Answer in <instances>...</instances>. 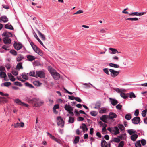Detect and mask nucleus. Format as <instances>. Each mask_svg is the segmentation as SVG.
Listing matches in <instances>:
<instances>
[{
	"mask_svg": "<svg viewBox=\"0 0 147 147\" xmlns=\"http://www.w3.org/2000/svg\"><path fill=\"white\" fill-rule=\"evenodd\" d=\"M9 46L7 45H3L2 47L3 49H4L5 50H7L9 49Z\"/></svg>",
	"mask_w": 147,
	"mask_h": 147,
	"instance_id": "nucleus-33",
	"label": "nucleus"
},
{
	"mask_svg": "<svg viewBox=\"0 0 147 147\" xmlns=\"http://www.w3.org/2000/svg\"><path fill=\"white\" fill-rule=\"evenodd\" d=\"M65 109V110L68 111H72L73 110V108L70 105L66 104L64 107Z\"/></svg>",
	"mask_w": 147,
	"mask_h": 147,
	"instance_id": "nucleus-11",
	"label": "nucleus"
},
{
	"mask_svg": "<svg viewBox=\"0 0 147 147\" xmlns=\"http://www.w3.org/2000/svg\"><path fill=\"white\" fill-rule=\"evenodd\" d=\"M139 113V111L138 109H136L135 111V113H134V115L136 116H138V115Z\"/></svg>",
	"mask_w": 147,
	"mask_h": 147,
	"instance_id": "nucleus-64",
	"label": "nucleus"
},
{
	"mask_svg": "<svg viewBox=\"0 0 147 147\" xmlns=\"http://www.w3.org/2000/svg\"><path fill=\"white\" fill-rule=\"evenodd\" d=\"M104 72L107 74L109 75V69L107 68H105L103 69Z\"/></svg>",
	"mask_w": 147,
	"mask_h": 147,
	"instance_id": "nucleus-50",
	"label": "nucleus"
},
{
	"mask_svg": "<svg viewBox=\"0 0 147 147\" xmlns=\"http://www.w3.org/2000/svg\"><path fill=\"white\" fill-rule=\"evenodd\" d=\"M118 127L121 130H123L125 129L124 126L122 124H119Z\"/></svg>",
	"mask_w": 147,
	"mask_h": 147,
	"instance_id": "nucleus-49",
	"label": "nucleus"
},
{
	"mask_svg": "<svg viewBox=\"0 0 147 147\" xmlns=\"http://www.w3.org/2000/svg\"><path fill=\"white\" fill-rule=\"evenodd\" d=\"M83 84L86 86V88H89L90 87V85L93 86V85L90 83H89L88 84L84 83Z\"/></svg>",
	"mask_w": 147,
	"mask_h": 147,
	"instance_id": "nucleus-58",
	"label": "nucleus"
},
{
	"mask_svg": "<svg viewBox=\"0 0 147 147\" xmlns=\"http://www.w3.org/2000/svg\"><path fill=\"white\" fill-rule=\"evenodd\" d=\"M80 128L82 129L83 130V132H86L88 129L86 125L84 123H83L82 124V126H80Z\"/></svg>",
	"mask_w": 147,
	"mask_h": 147,
	"instance_id": "nucleus-15",
	"label": "nucleus"
},
{
	"mask_svg": "<svg viewBox=\"0 0 147 147\" xmlns=\"http://www.w3.org/2000/svg\"><path fill=\"white\" fill-rule=\"evenodd\" d=\"M0 76L2 78H5L7 76V75L4 72L1 71L0 72Z\"/></svg>",
	"mask_w": 147,
	"mask_h": 147,
	"instance_id": "nucleus-29",
	"label": "nucleus"
},
{
	"mask_svg": "<svg viewBox=\"0 0 147 147\" xmlns=\"http://www.w3.org/2000/svg\"><path fill=\"white\" fill-rule=\"evenodd\" d=\"M109 99L111 101V104L115 106L118 103V102L115 99L111 98H109Z\"/></svg>",
	"mask_w": 147,
	"mask_h": 147,
	"instance_id": "nucleus-17",
	"label": "nucleus"
},
{
	"mask_svg": "<svg viewBox=\"0 0 147 147\" xmlns=\"http://www.w3.org/2000/svg\"><path fill=\"white\" fill-rule=\"evenodd\" d=\"M33 84H34L36 86H40L41 84H42V83H40L39 81H34L33 82Z\"/></svg>",
	"mask_w": 147,
	"mask_h": 147,
	"instance_id": "nucleus-28",
	"label": "nucleus"
},
{
	"mask_svg": "<svg viewBox=\"0 0 147 147\" xmlns=\"http://www.w3.org/2000/svg\"><path fill=\"white\" fill-rule=\"evenodd\" d=\"M29 74V75L30 76H33V77H35V73L33 71H31L30 72Z\"/></svg>",
	"mask_w": 147,
	"mask_h": 147,
	"instance_id": "nucleus-51",
	"label": "nucleus"
},
{
	"mask_svg": "<svg viewBox=\"0 0 147 147\" xmlns=\"http://www.w3.org/2000/svg\"><path fill=\"white\" fill-rule=\"evenodd\" d=\"M109 71L110 72L111 76L113 78H115L118 76L119 74V71L115 70L113 69H109Z\"/></svg>",
	"mask_w": 147,
	"mask_h": 147,
	"instance_id": "nucleus-3",
	"label": "nucleus"
},
{
	"mask_svg": "<svg viewBox=\"0 0 147 147\" xmlns=\"http://www.w3.org/2000/svg\"><path fill=\"white\" fill-rule=\"evenodd\" d=\"M83 12V11L81 10H79L77 11L74 14L76 15L78 14H81Z\"/></svg>",
	"mask_w": 147,
	"mask_h": 147,
	"instance_id": "nucleus-55",
	"label": "nucleus"
},
{
	"mask_svg": "<svg viewBox=\"0 0 147 147\" xmlns=\"http://www.w3.org/2000/svg\"><path fill=\"white\" fill-rule=\"evenodd\" d=\"M125 118L127 120H130L131 118V116L130 114H127L126 115Z\"/></svg>",
	"mask_w": 147,
	"mask_h": 147,
	"instance_id": "nucleus-35",
	"label": "nucleus"
},
{
	"mask_svg": "<svg viewBox=\"0 0 147 147\" xmlns=\"http://www.w3.org/2000/svg\"><path fill=\"white\" fill-rule=\"evenodd\" d=\"M5 27L6 29H8L11 30L13 29V28L11 25L9 26L8 24H6L5 25Z\"/></svg>",
	"mask_w": 147,
	"mask_h": 147,
	"instance_id": "nucleus-31",
	"label": "nucleus"
},
{
	"mask_svg": "<svg viewBox=\"0 0 147 147\" xmlns=\"http://www.w3.org/2000/svg\"><path fill=\"white\" fill-rule=\"evenodd\" d=\"M120 139L117 137V138H114L113 139V140L112 141H113L114 142H115L118 143L120 142Z\"/></svg>",
	"mask_w": 147,
	"mask_h": 147,
	"instance_id": "nucleus-44",
	"label": "nucleus"
},
{
	"mask_svg": "<svg viewBox=\"0 0 147 147\" xmlns=\"http://www.w3.org/2000/svg\"><path fill=\"white\" fill-rule=\"evenodd\" d=\"M147 111V109L143 110L142 113V116L143 117H144L146 116V112Z\"/></svg>",
	"mask_w": 147,
	"mask_h": 147,
	"instance_id": "nucleus-48",
	"label": "nucleus"
},
{
	"mask_svg": "<svg viewBox=\"0 0 147 147\" xmlns=\"http://www.w3.org/2000/svg\"><path fill=\"white\" fill-rule=\"evenodd\" d=\"M127 132L130 135H132L133 134H135L136 133V132L135 130L132 129H129L127 130Z\"/></svg>",
	"mask_w": 147,
	"mask_h": 147,
	"instance_id": "nucleus-26",
	"label": "nucleus"
},
{
	"mask_svg": "<svg viewBox=\"0 0 147 147\" xmlns=\"http://www.w3.org/2000/svg\"><path fill=\"white\" fill-rule=\"evenodd\" d=\"M24 123L22 122H21L20 123H18L14 124V126L15 128H18L23 127L24 126Z\"/></svg>",
	"mask_w": 147,
	"mask_h": 147,
	"instance_id": "nucleus-13",
	"label": "nucleus"
},
{
	"mask_svg": "<svg viewBox=\"0 0 147 147\" xmlns=\"http://www.w3.org/2000/svg\"><path fill=\"white\" fill-rule=\"evenodd\" d=\"M140 121V118L139 117H136L132 119V123L135 124H138Z\"/></svg>",
	"mask_w": 147,
	"mask_h": 147,
	"instance_id": "nucleus-5",
	"label": "nucleus"
},
{
	"mask_svg": "<svg viewBox=\"0 0 147 147\" xmlns=\"http://www.w3.org/2000/svg\"><path fill=\"white\" fill-rule=\"evenodd\" d=\"M3 42L5 44H9L11 43V40L9 38L4 37L3 39Z\"/></svg>",
	"mask_w": 147,
	"mask_h": 147,
	"instance_id": "nucleus-14",
	"label": "nucleus"
},
{
	"mask_svg": "<svg viewBox=\"0 0 147 147\" xmlns=\"http://www.w3.org/2000/svg\"><path fill=\"white\" fill-rule=\"evenodd\" d=\"M13 46L17 50H20L22 48V45L20 43H15L13 45Z\"/></svg>",
	"mask_w": 147,
	"mask_h": 147,
	"instance_id": "nucleus-8",
	"label": "nucleus"
},
{
	"mask_svg": "<svg viewBox=\"0 0 147 147\" xmlns=\"http://www.w3.org/2000/svg\"><path fill=\"white\" fill-rule=\"evenodd\" d=\"M115 90L118 93H122V92L123 91L122 90L119 89L118 88H116L115 89Z\"/></svg>",
	"mask_w": 147,
	"mask_h": 147,
	"instance_id": "nucleus-63",
	"label": "nucleus"
},
{
	"mask_svg": "<svg viewBox=\"0 0 147 147\" xmlns=\"http://www.w3.org/2000/svg\"><path fill=\"white\" fill-rule=\"evenodd\" d=\"M117 117V115L115 113L113 112H110L108 116V117L109 119L116 118Z\"/></svg>",
	"mask_w": 147,
	"mask_h": 147,
	"instance_id": "nucleus-10",
	"label": "nucleus"
},
{
	"mask_svg": "<svg viewBox=\"0 0 147 147\" xmlns=\"http://www.w3.org/2000/svg\"><path fill=\"white\" fill-rule=\"evenodd\" d=\"M25 85L27 86L30 87L31 88H33L34 86L32 84L29 83H28L26 82L25 83Z\"/></svg>",
	"mask_w": 147,
	"mask_h": 147,
	"instance_id": "nucleus-46",
	"label": "nucleus"
},
{
	"mask_svg": "<svg viewBox=\"0 0 147 147\" xmlns=\"http://www.w3.org/2000/svg\"><path fill=\"white\" fill-rule=\"evenodd\" d=\"M129 97L130 98H135L136 97V96L133 93H131L130 94Z\"/></svg>",
	"mask_w": 147,
	"mask_h": 147,
	"instance_id": "nucleus-61",
	"label": "nucleus"
},
{
	"mask_svg": "<svg viewBox=\"0 0 147 147\" xmlns=\"http://www.w3.org/2000/svg\"><path fill=\"white\" fill-rule=\"evenodd\" d=\"M80 138L78 136H76L74 140V143L76 144L78 143L79 141Z\"/></svg>",
	"mask_w": 147,
	"mask_h": 147,
	"instance_id": "nucleus-34",
	"label": "nucleus"
},
{
	"mask_svg": "<svg viewBox=\"0 0 147 147\" xmlns=\"http://www.w3.org/2000/svg\"><path fill=\"white\" fill-rule=\"evenodd\" d=\"M38 34L40 37L41 38L42 40L43 41H45L46 40V38L45 35L42 34L40 32L39 30L37 31Z\"/></svg>",
	"mask_w": 147,
	"mask_h": 147,
	"instance_id": "nucleus-18",
	"label": "nucleus"
},
{
	"mask_svg": "<svg viewBox=\"0 0 147 147\" xmlns=\"http://www.w3.org/2000/svg\"><path fill=\"white\" fill-rule=\"evenodd\" d=\"M30 45L34 51L37 53L38 54L40 55L41 56H42L43 55V53L42 51L36 45H34L33 42H31Z\"/></svg>",
	"mask_w": 147,
	"mask_h": 147,
	"instance_id": "nucleus-2",
	"label": "nucleus"
},
{
	"mask_svg": "<svg viewBox=\"0 0 147 147\" xmlns=\"http://www.w3.org/2000/svg\"><path fill=\"white\" fill-rule=\"evenodd\" d=\"M36 76L40 78L45 77V74L44 72L41 71H38L36 72Z\"/></svg>",
	"mask_w": 147,
	"mask_h": 147,
	"instance_id": "nucleus-6",
	"label": "nucleus"
},
{
	"mask_svg": "<svg viewBox=\"0 0 147 147\" xmlns=\"http://www.w3.org/2000/svg\"><path fill=\"white\" fill-rule=\"evenodd\" d=\"M115 132L114 133V134L115 135H116L118 134L119 133V129L117 127H115Z\"/></svg>",
	"mask_w": 147,
	"mask_h": 147,
	"instance_id": "nucleus-38",
	"label": "nucleus"
},
{
	"mask_svg": "<svg viewBox=\"0 0 147 147\" xmlns=\"http://www.w3.org/2000/svg\"><path fill=\"white\" fill-rule=\"evenodd\" d=\"M124 145V142L123 141H121L119 143L118 147H123Z\"/></svg>",
	"mask_w": 147,
	"mask_h": 147,
	"instance_id": "nucleus-59",
	"label": "nucleus"
},
{
	"mask_svg": "<svg viewBox=\"0 0 147 147\" xmlns=\"http://www.w3.org/2000/svg\"><path fill=\"white\" fill-rule=\"evenodd\" d=\"M106 109L105 108H101L99 111V113H106Z\"/></svg>",
	"mask_w": 147,
	"mask_h": 147,
	"instance_id": "nucleus-39",
	"label": "nucleus"
},
{
	"mask_svg": "<svg viewBox=\"0 0 147 147\" xmlns=\"http://www.w3.org/2000/svg\"><path fill=\"white\" fill-rule=\"evenodd\" d=\"M75 100L79 102H81L82 101L81 99L78 97H75Z\"/></svg>",
	"mask_w": 147,
	"mask_h": 147,
	"instance_id": "nucleus-62",
	"label": "nucleus"
},
{
	"mask_svg": "<svg viewBox=\"0 0 147 147\" xmlns=\"http://www.w3.org/2000/svg\"><path fill=\"white\" fill-rule=\"evenodd\" d=\"M138 136L136 134H134L132 135L131 136V138L132 140L134 141L136 140V139L138 137Z\"/></svg>",
	"mask_w": 147,
	"mask_h": 147,
	"instance_id": "nucleus-22",
	"label": "nucleus"
},
{
	"mask_svg": "<svg viewBox=\"0 0 147 147\" xmlns=\"http://www.w3.org/2000/svg\"><path fill=\"white\" fill-rule=\"evenodd\" d=\"M53 78L55 80H58L60 77V75L56 71L52 75Z\"/></svg>",
	"mask_w": 147,
	"mask_h": 147,
	"instance_id": "nucleus-12",
	"label": "nucleus"
},
{
	"mask_svg": "<svg viewBox=\"0 0 147 147\" xmlns=\"http://www.w3.org/2000/svg\"><path fill=\"white\" fill-rule=\"evenodd\" d=\"M109 65L110 67L116 68H118L119 67V66L118 65L112 63H109Z\"/></svg>",
	"mask_w": 147,
	"mask_h": 147,
	"instance_id": "nucleus-24",
	"label": "nucleus"
},
{
	"mask_svg": "<svg viewBox=\"0 0 147 147\" xmlns=\"http://www.w3.org/2000/svg\"><path fill=\"white\" fill-rule=\"evenodd\" d=\"M100 119L102 121L105 123H107V119H109L108 117V116L106 115H103L102 117H100Z\"/></svg>",
	"mask_w": 147,
	"mask_h": 147,
	"instance_id": "nucleus-7",
	"label": "nucleus"
},
{
	"mask_svg": "<svg viewBox=\"0 0 147 147\" xmlns=\"http://www.w3.org/2000/svg\"><path fill=\"white\" fill-rule=\"evenodd\" d=\"M141 143L142 145L144 146L146 144V141L145 140L143 139L141 140Z\"/></svg>",
	"mask_w": 147,
	"mask_h": 147,
	"instance_id": "nucleus-57",
	"label": "nucleus"
},
{
	"mask_svg": "<svg viewBox=\"0 0 147 147\" xmlns=\"http://www.w3.org/2000/svg\"><path fill=\"white\" fill-rule=\"evenodd\" d=\"M14 84L18 86H22V84L21 83L19 82H14Z\"/></svg>",
	"mask_w": 147,
	"mask_h": 147,
	"instance_id": "nucleus-54",
	"label": "nucleus"
},
{
	"mask_svg": "<svg viewBox=\"0 0 147 147\" xmlns=\"http://www.w3.org/2000/svg\"><path fill=\"white\" fill-rule=\"evenodd\" d=\"M3 84L4 86L8 87L11 84V83L10 82H6L4 83Z\"/></svg>",
	"mask_w": 147,
	"mask_h": 147,
	"instance_id": "nucleus-53",
	"label": "nucleus"
},
{
	"mask_svg": "<svg viewBox=\"0 0 147 147\" xmlns=\"http://www.w3.org/2000/svg\"><path fill=\"white\" fill-rule=\"evenodd\" d=\"M27 57L30 61H32L35 59V58L34 56L30 55H27Z\"/></svg>",
	"mask_w": 147,
	"mask_h": 147,
	"instance_id": "nucleus-20",
	"label": "nucleus"
},
{
	"mask_svg": "<svg viewBox=\"0 0 147 147\" xmlns=\"http://www.w3.org/2000/svg\"><path fill=\"white\" fill-rule=\"evenodd\" d=\"M122 107V105H120V104H119L117 105L116 107L117 109L120 110L121 109Z\"/></svg>",
	"mask_w": 147,
	"mask_h": 147,
	"instance_id": "nucleus-60",
	"label": "nucleus"
},
{
	"mask_svg": "<svg viewBox=\"0 0 147 147\" xmlns=\"http://www.w3.org/2000/svg\"><path fill=\"white\" fill-rule=\"evenodd\" d=\"M2 36H5V37L9 38V37L12 36V34L11 33L8 32H6L3 33Z\"/></svg>",
	"mask_w": 147,
	"mask_h": 147,
	"instance_id": "nucleus-9",
	"label": "nucleus"
},
{
	"mask_svg": "<svg viewBox=\"0 0 147 147\" xmlns=\"http://www.w3.org/2000/svg\"><path fill=\"white\" fill-rule=\"evenodd\" d=\"M135 146L136 147H141V145L140 140L137 141L136 142Z\"/></svg>",
	"mask_w": 147,
	"mask_h": 147,
	"instance_id": "nucleus-40",
	"label": "nucleus"
},
{
	"mask_svg": "<svg viewBox=\"0 0 147 147\" xmlns=\"http://www.w3.org/2000/svg\"><path fill=\"white\" fill-rule=\"evenodd\" d=\"M28 100L32 103L34 104L35 106L37 107L41 106L44 103L43 101L37 98H34L32 100Z\"/></svg>",
	"mask_w": 147,
	"mask_h": 147,
	"instance_id": "nucleus-1",
	"label": "nucleus"
},
{
	"mask_svg": "<svg viewBox=\"0 0 147 147\" xmlns=\"http://www.w3.org/2000/svg\"><path fill=\"white\" fill-rule=\"evenodd\" d=\"M14 102L17 104L19 105H22L23 102H22L19 99H16L15 100Z\"/></svg>",
	"mask_w": 147,
	"mask_h": 147,
	"instance_id": "nucleus-27",
	"label": "nucleus"
},
{
	"mask_svg": "<svg viewBox=\"0 0 147 147\" xmlns=\"http://www.w3.org/2000/svg\"><path fill=\"white\" fill-rule=\"evenodd\" d=\"M120 96H121L124 98V99H126L128 97V96L125 93H120Z\"/></svg>",
	"mask_w": 147,
	"mask_h": 147,
	"instance_id": "nucleus-32",
	"label": "nucleus"
},
{
	"mask_svg": "<svg viewBox=\"0 0 147 147\" xmlns=\"http://www.w3.org/2000/svg\"><path fill=\"white\" fill-rule=\"evenodd\" d=\"M58 121L57 122V124L58 126H60L61 127H63L64 126V122L63 119L60 116L57 117Z\"/></svg>",
	"mask_w": 147,
	"mask_h": 147,
	"instance_id": "nucleus-4",
	"label": "nucleus"
},
{
	"mask_svg": "<svg viewBox=\"0 0 147 147\" xmlns=\"http://www.w3.org/2000/svg\"><path fill=\"white\" fill-rule=\"evenodd\" d=\"M24 57L22 55H20L16 59L17 61L19 62L22 60Z\"/></svg>",
	"mask_w": 147,
	"mask_h": 147,
	"instance_id": "nucleus-30",
	"label": "nucleus"
},
{
	"mask_svg": "<svg viewBox=\"0 0 147 147\" xmlns=\"http://www.w3.org/2000/svg\"><path fill=\"white\" fill-rule=\"evenodd\" d=\"M108 144L107 142L104 140H102L101 143V147H107Z\"/></svg>",
	"mask_w": 147,
	"mask_h": 147,
	"instance_id": "nucleus-19",
	"label": "nucleus"
},
{
	"mask_svg": "<svg viewBox=\"0 0 147 147\" xmlns=\"http://www.w3.org/2000/svg\"><path fill=\"white\" fill-rule=\"evenodd\" d=\"M21 76L22 78L25 80H27L28 79L27 74L25 73H22L21 75Z\"/></svg>",
	"mask_w": 147,
	"mask_h": 147,
	"instance_id": "nucleus-36",
	"label": "nucleus"
},
{
	"mask_svg": "<svg viewBox=\"0 0 147 147\" xmlns=\"http://www.w3.org/2000/svg\"><path fill=\"white\" fill-rule=\"evenodd\" d=\"M126 20H131V21H137L138 20V19L137 18H127L126 19Z\"/></svg>",
	"mask_w": 147,
	"mask_h": 147,
	"instance_id": "nucleus-37",
	"label": "nucleus"
},
{
	"mask_svg": "<svg viewBox=\"0 0 147 147\" xmlns=\"http://www.w3.org/2000/svg\"><path fill=\"white\" fill-rule=\"evenodd\" d=\"M109 49L110 50H111L112 51L111 53L112 54H115L116 53H121V52H119L115 48H110Z\"/></svg>",
	"mask_w": 147,
	"mask_h": 147,
	"instance_id": "nucleus-16",
	"label": "nucleus"
},
{
	"mask_svg": "<svg viewBox=\"0 0 147 147\" xmlns=\"http://www.w3.org/2000/svg\"><path fill=\"white\" fill-rule=\"evenodd\" d=\"M23 68L22 63H18L16 67V69L18 70H20V69H22Z\"/></svg>",
	"mask_w": 147,
	"mask_h": 147,
	"instance_id": "nucleus-23",
	"label": "nucleus"
},
{
	"mask_svg": "<svg viewBox=\"0 0 147 147\" xmlns=\"http://www.w3.org/2000/svg\"><path fill=\"white\" fill-rule=\"evenodd\" d=\"M48 69L51 75H52L56 72L55 70L51 67H49Z\"/></svg>",
	"mask_w": 147,
	"mask_h": 147,
	"instance_id": "nucleus-25",
	"label": "nucleus"
},
{
	"mask_svg": "<svg viewBox=\"0 0 147 147\" xmlns=\"http://www.w3.org/2000/svg\"><path fill=\"white\" fill-rule=\"evenodd\" d=\"M10 52L14 55H17V53L16 51L15 50H11L10 51Z\"/></svg>",
	"mask_w": 147,
	"mask_h": 147,
	"instance_id": "nucleus-47",
	"label": "nucleus"
},
{
	"mask_svg": "<svg viewBox=\"0 0 147 147\" xmlns=\"http://www.w3.org/2000/svg\"><path fill=\"white\" fill-rule=\"evenodd\" d=\"M0 20L4 22H6L8 21V19L7 17L5 16H3L0 18Z\"/></svg>",
	"mask_w": 147,
	"mask_h": 147,
	"instance_id": "nucleus-21",
	"label": "nucleus"
},
{
	"mask_svg": "<svg viewBox=\"0 0 147 147\" xmlns=\"http://www.w3.org/2000/svg\"><path fill=\"white\" fill-rule=\"evenodd\" d=\"M47 134L49 135L50 137L53 140H54L56 138L54 136L52 135L49 132H47Z\"/></svg>",
	"mask_w": 147,
	"mask_h": 147,
	"instance_id": "nucleus-56",
	"label": "nucleus"
},
{
	"mask_svg": "<svg viewBox=\"0 0 147 147\" xmlns=\"http://www.w3.org/2000/svg\"><path fill=\"white\" fill-rule=\"evenodd\" d=\"M101 104L100 102H97L95 104V108L97 109L99 108Z\"/></svg>",
	"mask_w": 147,
	"mask_h": 147,
	"instance_id": "nucleus-43",
	"label": "nucleus"
},
{
	"mask_svg": "<svg viewBox=\"0 0 147 147\" xmlns=\"http://www.w3.org/2000/svg\"><path fill=\"white\" fill-rule=\"evenodd\" d=\"M90 114L93 116H95L97 115V113L95 111H93L90 112Z\"/></svg>",
	"mask_w": 147,
	"mask_h": 147,
	"instance_id": "nucleus-45",
	"label": "nucleus"
},
{
	"mask_svg": "<svg viewBox=\"0 0 147 147\" xmlns=\"http://www.w3.org/2000/svg\"><path fill=\"white\" fill-rule=\"evenodd\" d=\"M129 16H140L139 13L138 12H132L130 14H129Z\"/></svg>",
	"mask_w": 147,
	"mask_h": 147,
	"instance_id": "nucleus-42",
	"label": "nucleus"
},
{
	"mask_svg": "<svg viewBox=\"0 0 147 147\" xmlns=\"http://www.w3.org/2000/svg\"><path fill=\"white\" fill-rule=\"evenodd\" d=\"M59 105H58V104H57V105H55L53 108V111H55V110H56V109H58L59 108Z\"/></svg>",
	"mask_w": 147,
	"mask_h": 147,
	"instance_id": "nucleus-52",
	"label": "nucleus"
},
{
	"mask_svg": "<svg viewBox=\"0 0 147 147\" xmlns=\"http://www.w3.org/2000/svg\"><path fill=\"white\" fill-rule=\"evenodd\" d=\"M74 118L71 117H69V119L68 120L69 123H72L74 122Z\"/></svg>",
	"mask_w": 147,
	"mask_h": 147,
	"instance_id": "nucleus-41",
	"label": "nucleus"
}]
</instances>
